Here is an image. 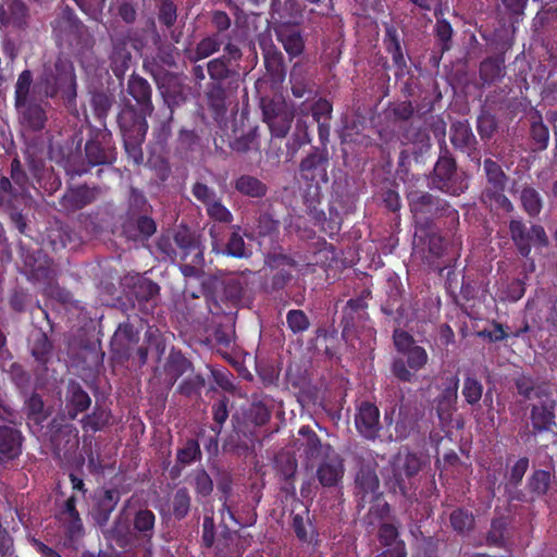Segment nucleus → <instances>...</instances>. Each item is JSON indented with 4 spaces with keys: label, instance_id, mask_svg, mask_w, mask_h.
I'll list each match as a JSON object with an SVG mask.
<instances>
[{
    "label": "nucleus",
    "instance_id": "53",
    "mask_svg": "<svg viewBox=\"0 0 557 557\" xmlns=\"http://www.w3.org/2000/svg\"><path fill=\"white\" fill-rule=\"evenodd\" d=\"M24 159L32 176L39 182L44 177L46 171L42 150L38 149L36 145H27L24 151Z\"/></svg>",
    "mask_w": 557,
    "mask_h": 557
},
{
    "label": "nucleus",
    "instance_id": "13",
    "mask_svg": "<svg viewBox=\"0 0 557 557\" xmlns=\"http://www.w3.org/2000/svg\"><path fill=\"white\" fill-rule=\"evenodd\" d=\"M262 120L273 137L284 138L295 117L294 109L285 100L261 99Z\"/></svg>",
    "mask_w": 557,
    "mask_h": 557
},
{
    "label": "nucleus",
    "instance_id": "44",
    "mask_svg": "<svg viewBox=\"0 0 557 557\" xmlns=\"http://www.w3.org/2000/svg\"><path fill=\"white\" fill-rule=\"evenodd\" d=\"M157 47L156 62L162 65L172 67L176 64V59L180 55L178 49L174 46L178 42V37H153Z\"/></svg>",
    "mask_w": 557,
    "mask_h": 557
},
{
    "label": "nucleus",
    "instance_id": "19",
    "mask_svg": "<svg viewBox=\"0 0 557 557\" xmlns=\"http://www.w3.org/2000/svg\"><path fill=\"white\" fill-rule=\"evenodd\" d=\"M100 194L99 186L90 187L87 184L70 186L59 199L60 210L65 214L74 213L94 203Z\"/></svg>",
    "mask_w": 557,
    "mask_h": 557
},
{
    "label": "nucleus",
    "instance_id": "7",
    "mask_svg": "<svg viewBox=\"0 0 557 557\" xmlns=\"http://www.w3.org/2000/svg\"><path fill=\"white\" fill-rule=\"evenodd\" d=\"M429 186L443 194L458 197L469 185L465 173L459 171L456 159L443 138L440 143V154L429 175Z\"/></svg>",
    "mask_w": 557,
    "mask_h": 557
},
{
    "label": "nucleus",
    "instance_id": "35",
    "mask_svg": "<svg viewBox=\"0 0 557 557\" xmlns=\"http://www.w3.org/2000/svg\"><path fill=\"white\" fill-rule=\"evenodd\" d=\"M112 52L110 54V66L115 76H121L128 69L132 59L131 51L128 50V41L132 37H111Z\"/></svg>",
    "mask_w": 557,
    "mask_h": 557
},
{
    "label": "nucleus",
    "instance_id": "9",
    "mask_svg": "<svg viewBox=\"0 0 557 557\" xmlns=\"http://www.w3.org/2000/svg\"><path fill=\"white\" fill-rule=\"evenodd\" d=\"M87 165L74 169V175L82 176L89 172L90 168L98 165H111L116 161V148L113 136L108 129H98L85 144Z\"/></svg>",
    "mask_w": 557,
    "mask_h": 557
},
{
    "label": "nucleus",
    "instance_id": "47",
    "mask_svg": "<svg viewBox=\"0 0 557 557\" xmlns=\"http://www.w3.org/2000/svg\"><path fill=\"white\" fill-rule=\"evenodd\" d=\"M479 72L484 85L498 82L505 75V59L503 57H488L481 62Z\"/></svg>",
    "mask_w": 557,
    "mask_h": 557
},
{
    "label": "nucleus",
    "instance_id": "25",
    "mask_svg": "<svg viewBox=\"0 0 557 557\" xmlns=\"http://www.w3.org/2000/svg\"><path fill=\"white\" fill-rule=\"evenodd\" d=\"M209 234L212 237V252L215 255L235 259H246L250 256V252L246 248V243L239 233V226H236V230L228 235L224 245L221 244L215 236V226L210 227Z\"/></svg>",
    "mask_w": 557,
    "mask_h": 557
},
{
    "label": "nucleus",
    "instance_id": "42",
    "mask_svg": "<svg viewBox=\"0 0 557 557\" xmlns=\"http://www.w3.org/2000/svg\"><path fill=\"white\" fill-rule=\"evenodd\" d=\"M33 73L30 70L22 71L14 86V107L24 106L27 102L39 100V96H33Z\"/></svg>",
    "mask_w": 557,
    "mask_h": 557
},
{
    "label": "nucleus",
    "instance_id": "64",
    "mask_svg": "<svg viewBox=\"0 0 557 557\" xmlns=\"http://www.w3.org/2000/svg\"><path fill=\"white\" fill-rule=\"evenodd\" d=\"M52 344L45 333L38 334L32 345V356L42 367H46L51 358Z\"/></svg>",
    "mask_w": 557,
    "mask_h": 557
},
{
    "label": "nucleus",
    "instance_id": "1",
    "mask_svg": "<svg viewBox=\"0 0 557 557\" xmlns=\"http://www.w3.org/2000/svg\"><path fill=\"white\" fill-rule=\"evenodd\" d=\"M407 200L417 231L431 233L445 228L455 232L459 226V212L450 202L426 190H411Z\"/></svg>",
    "mask_w": 557,
    "mask_h": 557
},
{
    "label": "nucleus",
    "instance_id": "4",
    "mask_svg": "<svg viewBox=\"0 0 557 557\" xmlns=\"http://www.w3.org/2000/svg\"><path fill=\"white\" fill-rule=\"evenodd\" d=\"M60 92L76 96V75L73 63L62 55L45 62L33 88V96L40 100L53 99Z\"/></svg>",
    "mask_w": 557,
    "mask_h": 557
},
{
    "label": "nucleus",
    "instance_id": "38",
    "mask_svg": "<svg viewBox=\"0 0 557 557\" xmlns=\"http://www.w3.org/2000/svg\"><path fill=\"white\" fill-rule=\"evenodd\" d=\"M380 486L379 478L374 470L361 469L356 476V495L361 502H370L374 498Z\"/></svg>",
    "mask_w": 557,
    "mask_h": 557
},
{
    "label": "nucleus",
    "instance_id": "52",
    "mask_svg": "<svg viewBox=\"0 0 557 557\" xmlns=\"http://www.w3.org/2000/svg\"><path fill=\"white\" fill-rule=\"evenodd\" d=\"M174 111L172 109H161L157 114L153 126V137L159 145H165L172 135V121Z\"/></svg>",
    "mask_w": 557,
    "mask_h": 557
},
{
    "label": "nucleus",
    "instance_id": "27",
    "mask_svg": "<svg viewBox=\"0 0 557 557\" xmlns=\"http://www.w3.org/2000/svg\"><path fill=\"white\" fill-rule=\"evenodd\" d=\"M556 400L546 397L531 408L530 419L535 433L549 432L556 426Z\"/></svg>",
    "mask_w": 557,
    "mask_h": 557
},
{
    "label": "nucleus",
    "instance_id": "8",
    "mask_svg": "<svg viewBox=\"0 0 557 557\" xmlns=\"http://www.w3.org/2000/svg\"><path fill=\"white\" fill-rule=\"evenodd\" d=\"M273 399L264 393H253L247 408L243 409L242 420L236 419L237 424L234 429L237 433H242L246 438L253 441L256 436V428L268 424L272 417Z\"/></svg>",
    "mask_w": 557,
    "mask_h": 557
},
{
    "label": "nucleus",
    "instance_id": "5",
    "mask_svg": "<svg viewBox=\"0 0 557 557\" xmlns=\"http://www.w3.org/2000/svg\"><path fill=\"white\" fill-rule=\"evenodd\" d=\"M393 342L396 350L406 357H396L391 364L392 374L403 383L417 381L416 373L428 363L426 350L416 344L411 334L407 331L396 329L393 333Z\"/></svg>",
    "mask_w": 557,
    "mask_h": 557
},
{
    "label": "nucleus",
    "instance_id": "30",
    "mask_svg": "<svg viewBox=\"0 0 557 557\" xmlns=\"http://www.w3.org/2000/svg\"><path fill=\"white\" fill-rule=\"evenodd\" d=\"M207 72L210 78L207 85H237L238 73L226 62L225 55L210 60L207 63Z\"/></svg>",
    "mask_w": 557,
    "mask_h": 557
},
{
    "label": "nucleus",
    "instance_id": "58",
    "mask_svg": "<svg viewBox=\"0 0 557 557\" xmlns=\"http://www.w3.org/2000/svg\"><path fill=\"white\" fill-rule=\"evenodd\" d=\"M483 170L487 182L485 187L507 186L509 177L496 161L491 158H486L483 161Z\"/></svg>",
    "mask_w": 557,
    "mask_h": 557
},
{
    "label": "nucleus",
    "instance_id": "11",
    "mask_svg": "<svg viewBox=\"0 0 557 557\" xmlns=\"http://www.w3.org/2000/svg\"><path fill=\"white\" fill-rule=\"evenodd\" d=\"M329 164L327 149L319 147H312L311 151L300 161L299 175L309 184V190H314V196L320 195L321 184H326L329 181Z\"/></svg>",
    "mask_w": 557,
    "mask_h": 557
},
{
    "label": "nucleus",
    "instance_id": "60",
    "mask_svg": "<svg viewBox=\"0 0 557 557\" xmlns=\"http://www.w3.org/2000/svg\"><path fill=\"white\" fill-rule=\"evenodd\" d=\"M110 411L102 407L96 406L90 414L85 416L82 419V426L85 431L97 432L101 431L106 425L109 424Z\"/></svg>",
    "mask_w": 557,
    "mask_h": 557
},
{
    "label": "nucleus",
    "instance_id": "33",
    "mask_svg": "<svg viewBox=\"0 0 557 557\" xmlns=\"http://www.w3.org/2000/svg\"><path fill=\"white\" fill-rule=\"evenodd\" d=\"M91 405L88 393L76 381H70L66 391V409L71 420H75L78 413L85 412Z\"/></svg>",
    "mask_w": 557,
    "mask_h": 557
},
{
    "label": "nucleus",
    "instance_id": "43",
    "mask_svg": "<svg viewBox=\"0 0 557 557\" xmlns=\"http://www.w3.org/2000/svg\"><path fill=\"white\" fill-rule=\"evenodd\" d=\"M280 227V220L270 210L261 212L256 219L255 231L259 238H268L271 243L276 242Z\"/></svg>",
    "mask_w": 557,
    "mask_h": 557
},
{
    "label": "nucleus",
    "instance_id": "18",
    "mask_svg": "<svg viewBox=\"0 0 557 557\" xmlns=\"http://www.w3.org/2000/svg\"><path fill=\"white\" fill-rule=\"evenodd\" d=\"M20 423L0 425V466L13 462L23 454L25 436Z\"/></svg>",
    "mask_w": 557,
    "mask_h": 557
},
{
    "label": "nucleus",
    "instance_id": "17",
    "mask_svg": "<svg viewBox=\"0 0 557 557\" xmlns=\"http://www.w3.org/2000/svg\"><path fill=\"white\" fill-rule=\"evenodd\" d=\"M156 15L148 17L144 30L149 35H174L177 23V4L174 0H154Z\"/></svg>",
    "mask_w": 557,
    "mask_h": 557
},
{
    "label": "nucleus",
    "instance_id": "31",
    "mask_svg": "<svg viewBox=\"0 0 557 557\" xmlns=\"http://www.w3.org/2000/svg\"><path fill=\"white\" fill-rule=\"evenodd\" d=\"M449 139L455 149L468 152L476 150L478 140L468 121H456L450 125Z\"/></svg>",
    "mask_w": 557,
    "mask_h": 557
},
{
    "label": "nucleus",
    "instance_id": "34",
    "mask_svg": "<svg viewBox=\"0 0 557 557\" xmlns=\"http://www.w3.org/2000/svg\"><path fill=\"white\" fill-rule=\"evenodd\" d=\"M232 184L239 195L251 199H262L269 191L267 183L251 174H240Z\"/></svg>",
    "mask_w": 557,
    "mask_h": 557
},
{
    "label": "nucleus",
    "instance_id": "6",
    "mask_svg": "<svg viewBox=\"0 0 557 557\" xmlns=\"http://www.w3.org/2000/svg\"><path fill=\"white\" fill-rule=\"evenodd\" d=\"M534 330L546 331L550 335L557 334V294H548L541 289L530 298L525 305L523 325L516 330L512 336L520 337Z\"/></svg>",
    "mask_w": 557,
    "mask_h": 557
},
{
    "label": "nucleus",
    "instance_id": "49",
    "mask_svg": "<svg viewBox=\"0 0 557 557\" xmlns=\"http://www.w3.org/2000/svg\"><path fill=\"white\" fill-rule=\"evenodd\" d=\"M298 434L304 437L302 453L308 461L317 460L322 455V443L318 434L309 426L302 425Z\"/></svg>",
    "mask_w": 557,
    "mask_h": 557
},
{
    "label": "nucleus",
    "instance_id": "32",
    "mask_svg": "<svg viewBox=\"0 0 557 557\" xmlns=\"http://www.w3.org/2000/svg\"><path fill=\"white\" fill-rule=\"evenodd\" d=\"M29 17L28 7L21 0H13L8 9L0 8V25L12 26L16 30H24Z\"/></svg>",
    "mask_w": 557,
    "mask_h": 557
},
{
    "label": "nucleus",
    "instance_id": "23",
    "mask_svg": "<svg viewBox=\"0 0 557 557\" xmlns=\"http://www.w3.org/2000/svg\"><path fill=\"white\" fill-rule=\"evenodd\" d=\"M148 116H151V114H144L140 109L127 101L117 114V124L122 137L124 138L136 135L137 132L143 133V135H147Z\"/></svg>",
    "mask_w": 557,
    "mask_h": 557
},
{
    "label": "nucleus",
    "instance_id": "20",
    "mask_svg": "<svg viewBox=\"0 0 557 557\" xmlns=\"http://www.w3.org/2000/svg\"><path fill=\"white\" fill-rule=\"evenodd\" d=\"M355 426L361 437L368 441L376 440L382 430L377 406L368 400L361 401L356 407Z\"/></svg>",
    "mask_w": 557,
    "mask_h": 557
},
{
    "label": "nucleus",
    "instance_id": "39",
    "mask_svg": "<svg viewBox=\"0 0 557 557\" xmlns=\"http://www.w3.org/2000/svg\"><path fill=\"white\" fill-rule=\"evenodd\" d=\"M119 502L120 492L117 490L109 488L103 492V495L97 500L92 513L98 524L103 525L109 521Z\"/></svg>",
    "mask_w": 557,
    "mask_h": 557
},
{
    "label": "nucleus",
    "instance_id": "62",
    "mask_svg": "<svg viewBox=\"0 0 557 557\" xmlns=\"http://www.w3.org/2000/svg\"><path fill=\"white\" fill-rule=\"evenodd\" d=\"M286 325L293 335L304 334L310 329L311 322L301 309H290L286 313Z\"/></svg>",
    "mask_w": 557,
    "mask_h": 557
},
{
    "label": "nucleus",
    "instance_id": "51",
    "mask_svg": "<svg viewBox=\"0 0 557 557\" xmlns=\"http://www.w3.org/2000/svg\"><path fill=\"white\" fill-rule=\"evenodd\" d=\"M520 202L523 211L530 218H536L543 210V198L532 186H524L520 193Z\"/></svg>",
    "mask_w": 557,
    "mask_h": 557
},
{
    "label": "nucleus",
    "instance_id": "15",
    "mask_svg": "<svg viewBox=\"0 0 557 557\" xmlns=\"http://www.w3.org/2000/svg\"><path fill=\"white\" fill-rule=\"evenodd\" d=\"M372 298V292L363 288L356 297L350 298L343 308L341 326L342 337L348 341L355 332L358 323L369 319L368 301Z\"/></svg>",
    "mask_w": 557,
    "mask_h": 557
},
{
    "label": "nucleus",
    "instance_id": "50",
    "mask_svg": "<svg viewBox=\"0 0 557 557\" xmlns=\"http://www.w3.org/2000/svg\"><path fill=\"white\" fill-rule=\"evenodd\" d=\"M64 534V545L75 547L84 536V525L81 516L58 518Z\"/></svg>",
    "mask_w": 557,
    "mask_h": 557
},
{
    "label": "nucleus",
    "instance_id": "12",
    "mask_svg": "<svg viewBox=\"0 0 557 557\" xmlns=\"http://www.w3.org/2000/svg\"><path fill=\"white\" fill-rule=\"evenodd\" d=\"M246 282L239 277H228L224 282L223 294L214 292L205 294V302L208 312L212 315L231 314L233 309L242 301L245 293Z\"/></svg>",
    "mask_w": 557,
    "mask_h": 557
},
{
    "label": "nucleus",
    "instance_id": "10",
    "mask_svg": "<svg viewBox=\"0 0 557 557\" xmlns=\"http://www.w3.org/2000/svg\"><path fill=\"white\" fill-rule=\"evenodd\" d=\"M508 230L510 239L523 258L530 256L532 247L543 249L549 246V238L541 224L533 223L528 227L522 218H516L509 221Z\"/></svg>",
    "mask_w": 557,
    "mask_h": 557
},
{
    "label": "nucleus",
    "instance_id": "24",
    "mask_svg": "<svg viewBox=\"0 0 557 557\" xmlns=\"http://www.w3.org/2000/svg\"><path fill=\"white\" fill-rule=\"evenodd\" d=\"M237 87L238 85H207L205 100L214 121L220 123L225 117L230 106V97Z\"/></svg>",
    "mask_w": 557,
    "mask_h": 557
},
{
    "label": "nucleus",
    "instance_id": "46",
    "mask_svg": "<svg viewBox=\"0 0 557 557\" xmlns=\"http://www.w3.org/2000/svg\"><path fill=\"white\" fill-rule=\"evenodd\" d=\"M530 139L534 151H544L549 144V129L539 111L531 116Z\"/></svg>",
    "mask_w": 557,
    "mask_h": 557
},
{
    "label": "nucleus",
    "instance_id": "14",
    "mask_svg": "<svg viewBox=\"0 0 557 557\" xmlns=\"http://www.w3.org/2000/svg\"><path fill=\"white\" fill-rule=\"evenodd\" d=\"M421 467L422 460L418 454L412 451L399 454L393 463V474L389 478L393 491L408 497L412 485L411 480L418 475Z\"/></svg>",
    "mask_w": 557,
    "mask_h": 557
},
{
    "label": "nucleus",
    "instance_id": "57",
    "mask_svg": "<svg viewBox=\"0 0 557 557\" xmlns=\"http://www.w3.org/2000/svg\"><path fill=\"white\" fill-rule=\"evenodd\" d=\"M292 527L296 537L302 543L311 544L318 536V532L309 517L305 520L300 513L293 515Z\"/></svg>",
    "mask_w": 557,
    "mask_h": 557
},
{
    "label": "nucleus",
    "instance_id": "59",
    "mask_svg": "<svg viewBox=\"0 0 557 557\" xmlns=\"http://www.w3.org/2000/svg\"><path fill=\"white\" fill-rule=\"evenodd\" d=\"M202 458V451L198 440L188 438L184 442L183 446L176 450L177 462L189 466Z\"/></svg>",
    "mask_w": 557,
    "mask_h": 557
},
{
    "label": "nucleus",
    "instance_id": "63",
    "mask_svg": "<svg viewBox=\"0 0 557 557\" xmlns=\"http://www.w3.org/2000/svg\"><path fill=\"white\" fill-rule=\"evenodd\" d=\"M449 520L454 531L459 534L469 532L474 527V516L466 508H457L453 510Z\"/></svg>",
    "mask_w": 557,
    "mask_h": 557
},
{
    "label": "nucleus",
    "instance_id": "54",
    "mask_svg": "<svg viewBox=\"0 0 557 557\" xmlns=\"http://www.w3.org/2000/svg\"><path fill=\"white\" fill-rule=\"evenodd\" d=\"M191 496L187 487H178L171 498V512L175 520H184L190 512Z\"/></svg>",
    "mask_w": 557,
    "mask_h": 557
},
{
    "label": "nucleus",
    "instance_id": "36",
    "mask_svg": "<svg viewBox=\"0 0 557 557\" xmlns=\"http://www.w3.org/2000/svg\"><path fill=\"white\" fill-rule=\"evenodd\" d=\"M55 35H83L84 24L69 5L61 9L52 22Z\"/></svg>",
    "mask_w": 557,
    "mask_h": 557
},
{
    "label": "nucleus",
    "instance_id": "3",
    "mask_svg": "<svg viewBox=\"0 0 557 557\" xmlns=\"http://www.w3.org/2000/svg\"><path fill=\"white\" fill-rule=\"evenodd\" d=\"M157 248L171 262L177 263L185 276L194 275L205 264L200 237L187 227L178 228L172 238L161 236Z\"/></svg>",
    "mask_w": 557,
    "mask_h": 557
},
{
    "label": "nucleus",
    "instance_id": "26",
    "mask_svg": "<svg viewBox=\"0 0 557 557\" xmlns=\"http://www.w3.org/2000/svg\"><path fill=\"white\" fill-rule=\"evenodd\" d=\"M126 91L135 100L136 108L140 109L144 114H152L154 110L152 88L147 79L137 74H132L127 81Z\"/></svg>",
    "mask_w": 557,
    "mask_h": 557
},
{
    "label": "nucleus",
    "instance_id": "2",
    "mask_svg": "<svg viewBox=\"0 0 557 557\" xmlns=\"http://www.w3.org/2000/svg\"><path fill=\"white\" fill-rule=\"evenodd\" d=\"M125 508L126 506L112 528L117 545L122 548L140 547L145 557H151L156 533V513L149 508L139 507L133 512L129 521H122Z\"/></svg>",
    "mask_w": 557,
    "mask_h": 557
},
{
    "label": "nucleus",
    "instance_id": "45",
    "mask_svg": "<svg viewBox=\"0 0 557 557\" xmlns=\"http://www.w3.org/2000/svg\"><path fill=\"white\" fill-rule=\"evenodd\" d=\"M381 311L393 318V320L400 324L405 317V306L403 302V290L398 286H393L387 293V299L381 306Z\"/></svg>",
    "mask_w": 557,
    "mask_h": 557
},
{
    "label": "nucleus",
    "instance_id": "61",
    "mask_svg": "<svg viewBox=\"0 0 557 557\" xmlns=\"http://www.w3.org/2000/svg\"><path fill=\"white\" fill-rule=\"evenodd\" d=\"M151 206L146 196L136 187H131L127 198V209L124 215L148 214Z\"/></svg>",
    "mask_w": 557,
    "mask_h": 557
},
{
    "label": "nucleus",
    "instance_id": "40",
    "mask_svg": "<svg viewBox=\"0 0 557 557\" xmlns=\"http://www.w3.org/2000/svg\"><path fill=\"white\" fill-rule=\"evenodd\" d=\"M193 368L191 361L188 360L181 350L175 349L170 351L164 366L171 385H174L182 375L191 371Z\"/></svg>",
    "mask_w": 557,
    "mask_h": 557
},
{
    "label": "nucleus",
    "instance_id": "55",
    "mask_svg": "<svg viewBox=\"0 0 557 557\" xmlns=\"http://www.w3.org/2000/svg\"><path fill=\"white\" fill-rule=\"evenodd\" d=\"M498 128V122L493 112L486 108H482L476 117V131L483 141L493 138Z\"/></svg>",
    "mask_w": 557,
    "mask_h": 557
},
{
    "label": "nucleus",
    "instance_id": "48",
    "mask_svg": "<svg viewBox=\"0 0 557 557\" xmlns=\"http://www.w3.org/2000/svg\"><path fill=\"white\" fill-rule=\"evenodd\" d=\"M401 144H413L419 147L420 153L426 152L431 148V137L426 128L413 126L412 124L406 126L400 131Z\"/></svg>",
    "mask_w": 557,
    "mask_h": 557
},
{
    "label": "nucleus",
    "instance_id": "16",
    "mask_svg": "<svg viewBox=\"0 0 557 557\" xmlns=\"http://www.w3.org/2000/svg\"><path fill=\"white\" fill-rule=\"evenodd\" d=\"M151 73L166 104L164 109L174 111L176 107L185 103L186 87L180 75L160 69L152 70Z\"/></svg>",
    "mask_w": 557,
    "mask_h": 557
},
{
    "label": "nucleus",
    "instance_id": "21",
    "mask_svg": "<svg viewBox=\"0 0 557 557\" xmlns=\"http://www.w3.org/2000/svg\"><path fill=\"white\" fill-rule=\"evenodd\" d=\"M458 388L457 375L446 377L441 393L434 400L436 414L442 424H449L453 420V414L457 410Z\"/></svg>",
    "mask_w": 557,
    "mask_h": 557
},
{
    "label": "nucleus",
    "instance_id": "37",
    "mask_svg": "<svg viewBox=\"0 0 557 557\" xmlns=\"http://www.w3.org/2000/svg\"><path fill=\"white\" fill-rule=\"evenodd\" d=\"M236 536L237 532L225 525L213 545L215 557H242L245 548L239 546Z\"/></svg>",
    "mask_w": 557,
    "mask_h": 557
},
{
    "label": "nucleus",
    "instance_id": "29",
    "mask_svg": "<svg viewBox=\"0 0 557 557\" xmlns=\"http://www.w3.org/2000/svg\"><path fill=\"white\" fill-rule=\"evenodd\" d=\"M345 467L337 456L326 457L317 468V479L323 487H336L343 480Z\"/></svg>",
    "mask_w": 557,
    "mask_h": 557
},
{
    "label": "nucleus",
    "instance_id": "28",
    "mask_svg": "<svg viewBox=\"0 0 557 557\" xmlns=\"http://www.w3.org/2000/svg\"><path fill=\"white\" fill-rule=\"evenodd\" d=\"M42 101L39 99L15 107L20 122L24 127L33 132H40L46 127L48 117L46 109L41 103Z\"/></svg>",
    "mask_w": 557,
    "mask_h": 557
},
{
    "label": "nucleus",
    "instance_id": "22",
    "mask_svg": "<svg viewBox=\"0 0 557 557\" xmlns=\"http://www.w3.org/2000/svg\"><path fill=\"white\" fill-rule=\"evenodd\" d=\"M157 232L156 221L148 214L124 215L122 234L127 240L147 242Z\"/></svg>",
    "mask_w": 557,
    "mask_h": 557
},
{
    "label": "nucleus",
    "instance_id": "41",
    "mask_svg": "<svg viewBox=\"0 0 557 557\" xmlns=\"http://www.w3.org/2000/svg\"><path fill=\"white\" fill-rule=\"evenodd\" d=\"M506 186L500 187H484L481 200L484 205L488 206L491 210H502L505 213H511L515 206L511 200L505 195Z\"/></svg>",
    "mask_w": 557,
    "mask_h": 557
},
{
    "label": "nucleus",
    "instance_id": "56",
    "mask_svg": "<svg viewBox=\"0 0 557 557\" xmlns=\"http://www.w3.org/2000/svg\"><path fill=\"white\" fill-rule=\"evenodd\" d=\"M190 484L198 497L207 498L213 492V481L205 468H196L189 474Z\"/></svg>",
    "mask_w": 557,
    "mask_h": 557
}]
</instances>
